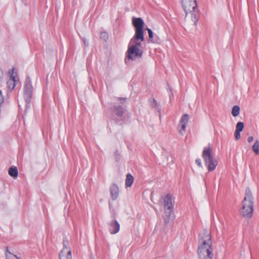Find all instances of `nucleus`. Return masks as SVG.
Segmentation results:
<instances>
[{
    "label": "nucleus",
    "mask_w": 259,
    "mask_h": 259,
    "mask_svg": "<svg viewBox=\"0 0 259 259\" xmlns=\"http://www.w3.org/2000/svg\"><path fill=\"white\" fill-rule=\"evenodd\" d=\"M110 193L111 199L113 200H116L119 195V188L117 185L113 184L110 188Z\"/></svg>",
    "instance_id": "9b49d317"
},
{
    "label": "nucleus",
    "mask_w": 259,
    "mask_h": 259,
    "mask_svg": "<svg viewBox=\"0 0 259 259\" xmlns=\"http://www.w3.org/2000/svg\"><path fill=\"white\" fill-rule=\"evenodd\" d=\"M240 113V107L238 105H235L233 107L232 114L233 116H237Z\"/></svg>",
    "instance_id": "6ab92c4d"
},
{
    "label": "nucleus",
    "mask_w": 259,
    "mask_h": 259,
    "mask_svg": "<svg viewBox=\"0 0 259 259\" xmlns=\"http://www.w3.org/2000/svg\"><path fill=\"white\" fill-rule=\"evenodd\" d=\"M244 128V123L242 122H238L237 123L236 131L242 132Z\"/></svg>",
    "instance_id": "4be33fe9"
},
{
    "label": "nucleus",
    "mask_w": 259,
    "mask_h": 259,
    "mask_svg": "<svg viewBox=\"0 0 259 259\" xmlns=\"http://www.w3.org/2000/svg\"><path fill=\"white\" fill-rule=\"evenodd\" d=\"M253 140V137L251 136V137H248L247 141L249 143H251V142H252Z\"/></svg>",
    "instance_id": "c756f323"
},
{
    "label": "nucleus",
    "mask_w": 259,
    "mask_h": 259,
    "mask_svg": "<svg viewBox=\"0 0 259 259\" xmlns=\"http://www.w3.org/2000/svg\"><path fill=\"white\" fill-rule=\"evenodd\" d=\"M174 203L172 196L170 194H167L164 200L165 223L169 222V217L174 212Z\"/></svg>",
    "instance_id": "39448f33"
},
{
    "label": "nucleus",
    "mask_w": 259,
    "mask_h": 259,
    "mask_svg": "<svg viewBox=\"0 0 259 259\" xmlns=\"http://www.w3.org/2000/svg\"><path fill=\"white\" fill-rule=\"evenodd\" d=\"M189 115L187 114L184 115L181 119L180 125L181 126V129L180 130V133L181 135H183L182 131H185L186 125L188 122Z\"/></svg>",
    "instance_id": "f8f14e48"
},
{
    "label": "nucleus",
    "mask_w": 259,
    "mask_h": 259,
    "mask_svg": "<svg viewBox=\"0 0 259 259\" xmlns=\"http://www.w3.org/2000/svg\"><path fill=\"white\" fill-rule=\"evenodd\" d=\"M252 150L256 154H259V142L258 140H256L252 146Z\"/></svg>",
    "instance_id": "aec40b11"
},
{
    "label": "nucleus",
    "mask_w": 259,
    "mask_h": 259,
    "mask_svg": "<svg viewBox=\"0 0 259 259\" xmlns=\"http://www.w3.org/2000/svg\"><path fill=\"white\" fill-rule=\"evenodd\" d=\"M147 30L148 33L149 40L151 42L152 41L154 35L153 34V31H152L151 29L149 28H147Z\"/></svg>",
    "instance_id": "393cba45"
},
{
    "label": "nucleus",
    "mask_w": 259,
    "mask_h": 259,
    "mask_svg": "<svg viewBox=\"0 0 259 259\" xmlns=\"http://www.w3.org/2000/svg\"><path fill=\"white\" fill-rule=\"evenodd\" d=\"M202 156L208 171L214 170L218 164V161L214 157L212 154V148L209 145L204 148Z\"/></svg>",
    "instance_id": "20e7f679"
},
{
    "label": "nucleus",
    "mask_w": 259,
    "mask_h": 259,
    "mask_svg": "<svg viewBox=\"0 0 259 259\" xmlns=\"http://www.w3.org/2000/svg\"><path fill=\"white\" fill-rule=\"evenodd\" d=\"M235 137L236 140H238L240 138V132L236 131H235Z\"/></svg>",
    "instance_id": "a878e982"
},
{
    "label": "nucleus",
    "mask_w": 259,
    "mask_h": 259,
    "mask_svg": "<svg viewBox=\"0 0 259 259\" xmlns=\"http://www.w3.org/2000/svg\"><path fill=\"white\" fill-rule=\"evenodd\" d=\"M253 198L251 191L246 188L245 195L242 202L240 213L243 217L251 218L253 211Z\"/></svg>",
    "instance_id": "7ed1b4c3"
},
{
    "label": "nucleus",
    "mask_w": 259,
    "mask_h": 259,
    "mask_svg": "<svg viewBox=\"0 0 259 259\" xmlns=\"http://www.w3.org/2000/svg\"><path fill=\"white\" fill-rule=\"evenodd\" d=\"M142 55V52L140 48L135 47H128L127 50V57L129 59L135 60Z\"/></svg>",
    "instance_id": "6e6552de"
},
{
    "label": "nucleus",
    "mask_w": 259,
    "mask_h": 259,
    "mask_svg": "<svg viewBox=\"0 0 259 259\" xmlns=\"http://www.w3.org/2000/svg\"><path fill=\"white\" fill-rule=\"evenodd\" d=\"M60 259H72L71 251L62 249L59 254Z\"/></svg>",
    "instance_id": "ddd939ff"
},
{
    "label": "nucleus",
    "mask_w": 259,
    "mask_h": 259,
    "mask_svg": "<svg viewBox=\"0 0 259 259\" xmlns=\"http://www.w3.org/2000/svg\"><path fill=\"white\" fill-rule=\"evenodd\" d=\"M32 85L30 78L28 77L26 79L24 89V99L27 104H29L30 102V99L32 96Z\"/></svg>",
    "instance_id": "0eeeda50"
},
{
    "label": "nucleus",
    "mask_w": 259,
    "mask_h": 259,
    "mask_svg": "<svg viewBox=\"0 0 259 259\" xmlns=\"http://www.w3.org/2000/svg\"><path fill=\"white\" fill-rule=\"evenodd\" d=\"M4 76L3 71L2 69L0 68V82L2 81Z\"/></svg>",
    "instance_id": "cd10ccee"
},
{
    "label": "nucleus",
    "mask_w": 259,
    "mask_h": 259,
    "mask_svg": "<svg viewBox=\"0 0 259 259\" xmlns=\"http://www.w3.org/2000/svg\"><path fill=\"white\" fill-rule=\"evenodd\" d=\"M101 37H107V33L104 32H102L101 33Z\"/></svg>",
    "instance_id": "c85d7f7f"
},
{
    "label": "nucleus",
    "mask_w": 259,
    "mask_h": 259,
    "mask_svg": "<svg viewBox=\"0 0 259 259\" xmlns=\"http://www.w3.org/2000/svg\"><path fill=\"white\" fill-rule=\"evenodd\" d=\"M83 41H84V44H85V45L88 46V44L87 43V41H86V40L84 39V40H83Z\"/></svg>",
    "instance_id": "473e14b6"
},
{
    "label": "nucleus",
    "mask_w": 259,
    "mask_h": 259,
    "mask_svg": "<svg viewBox=\"0 0 259 259\" xmlns=\"http://www.w3.org/2000/svg\"><path fill=\"white\" fill-rule=\"evenodd\" d=\"M185 12V21L188 26L195 27L199 18V10L196 0H181Z\"/></svg>",
    "instance_id": "f03ea898"
},
{
    "label": "nucleus",
    "mask_w": 259,
    "mask_h": 259,
    "mask_svg": "<svg viewBox=\"0 0 259 259\" xmlns=\"http://www.w3.org/2000/svg\"><path fill=\"white\" fill-rule=\"evenodd\" d=\"M114 111L116 115H117L119 117H121L122 116L123 114L124 110L121 106H115L114 107Z\"/></svg>",
    "instance_id": "2eb2a0df"
},
{
    "label": "nucleus",
    "mask_w": 259,
    "mask_h": 259,
    "mask_svg": "<svg viewBox=\"0 0 259 259\" xmlns=\"http://www.w3.org/2000/svg\"><path fill=\"white\" fill-rule=\"evenodd\" d=\"M197 252L199 259H212L211 237L208 230H203L199 234Z\"/></svg>",
    "instance_id": "f257e3e1"
},
{
    "label": "nucleus",
    "mask_w": 259,
    "mask_h": 259,
    "mask_svg": "<svg viewBox=\"0 0 259 259\" xmlns=\"http://www.w3.org/2000/svg\"><path fill=\"white\" fill-rule=\"evenodd\" d=\"M63 243V246H64V248L63 249L71 250L69 248V241L67 239H64Z\"/></svg>",
    "instance_id": "b1692460"
},
{
    "label": "nucleus",
    "mask_w": 259,
    "mask_h": 259,
    "mask_svg": "<svg viewBox=\"0 0 259 259\" xmlns=\"http://www.w3.org/2000/svg\"><path fill=\"white\" fill-rule=\"evenodd\" d=\"M156 105V101L155 100L153 99V103H152V106H155Z\"/></svg>",
    "instance_id": "2f4dec72"
},
{
    "label": "nucleus",
    "mask_w": 259,
    "mask_h": 259,
    "mask_svg": "<svg viewBox=\"0 0 259 259\" xmlns=\"http://www.w3.org/2000/svg\"><path fill=\"white\" fill-rule=\"evenodd\" d=\"M108 230L111 234L117 233L120 230V224L115 219L108 223Z\"/></svg>",
    "instance_id": "1a4fd4ad"
},
{
    "label": "nucleus",
    "mask_w": 259,
    "mask_h": 259,
    "mask_svg": "<svg viewBox=\"0 0 259 259\" xmlns=\"http://www.w3.org/2000/svg\"><path fill=\"white\" fill-rule=\"evenodd\" d=\"M195 163L199 166V167H201L202 166V163H201V160L200 159H197L196 160H195Z\"/></svg>",
    "instance_id": "bb28decb"
},
{
    "label": "nucleus",
    "mask_w": 259,
    "mask_h": 259,
    "mask_svg": "<svg viewBox=\"0 0 259 259\" xmlns=\"http://www.w3.org/2000/svg\"><path fill=\"white\" fill-rule=\"evenodd\" d=\"M125 98H119V100L121 102H124L125 101Z\"/></svg>",
    "instance_id": "7c9ffc66"
},
{
    "label": "nucleus",
    "mask_w": 259,
    "mask_h": 259,
    "mask_svg": "<svg viewBox=\"0 0 259 259\" xmlns=\"http://www.w3.org/2000/svg\"><path fill=\"white\" fill-rule=\"evenodd\" d=\"M16 83L15 81L8 80L7 84L9 92H11L15 88Z\"/></svg>",
    "instance_id": "f3484780"
},
{
    "label": "nucleus",
    "mask_w": 259,
    "mask_h": 259,
    "mask_svg": "<svg viewBox=\"0 0 259 259\" xmlns=\"http://www.w3.org/2000/svg\"><path fill=\"white\" fill-rule=\"evenodd\" d=\"M7 259H20V257L17 256L16 255L14 254L9 251L8 249H7V253L6 254Z\"/></svg>",
    "instance_id": "a211bd4d"
},
{
    "label": "nucleus",
    "mask_w": 259,
    "mask_h": 259,
    "mask_svg": "<svg viewBox=\"0 0 259 259\" xmlns=\"http://www.w3.org/2000/svg\"><path fill=\"white\" fill-rule=\"evenodd\" d=\"M134 182V177L131 174H127L126 176L125 186L131 187Z\"/></svg>",
    "instance_id": "4468645a"
},
{
    "label": "nucleus",
    "mask_w": 259,
    "mask_h": 259,
    "mask_svg": "<svg viewBox=\"0 0 259 259\" xmlns=\"http://www.w3.org/2000/svg\"><path fill=\"white\" fill-rule=\"evenodd\" d=\"M162 41V39L160 36H158L157 34H155L151 42L156 44H160Z\"/></svg>",
    "instance_id": "412c9836"
},
{
    "label": "nucleus",
    "mask_w": 259,
    "mask_h": 259,
    "mask_svg": "<svg viewBox=\"0 0 259 259\" xmlns=\"http://www.w3.org/2000/svg\"><path fill=\"white\" fill-rule=\"evenodd\" d=\"M8 172L9 175L13 178H17L18 176V170L16 167H10L9 169Z\"/></svg>",
    "instance_id": "dca6fc26"
},
{
    "label": "nucleus",
    "mask_w": 259,
    "mask_h": 259,
    "mask_svg": "<svg viewBox=\"0 0 259 259\" xmlns=\"http://www.w3.org/2000/svg\"><path fill=\"white\" fill-rule=\"evenodd\" d=\"M144 40V34H143V37L137 38L136 37V33L135 36L131 39L128 47H135L136 48H140L141 46V42Z\"/></svg>",
    "instance_id": "9d476101"
},
{
    "label": "nucleus",
    "mask_w": 259,
    "mask_h": 259,
    "mask_svg": "<svg viewBox=\"0 0 259 259\" xmlns=\"http://www.w3.org/2000/svg\"><path fill=\"white\" fill-rule=\"evenodd\" d=\"M132 23L136 29V37L142 38L144 34L143 28L144 22L142 18L133 17Z\"/></svg>",
    "instance_id": "423d86ee"
},
{
    "label": "nucleus",
    "mask_w": 259,
    "mask_h": 259,
    "mask_svg": "<svg viewBox=\"0 0 259 259\" xmlns=\"http://www.w3.org/2000/svg\"><path fill=\"white\" fill-rule=\"evenodd\" d=\"M14 69L13 68L12 69V74H11L10 78L9 80H10L12 81H15L16 82H17L18 81V79H17L16 74H15L14 72Z\"/></svg>",
    "instance_id": "5701e85b"
}]
</instances>
